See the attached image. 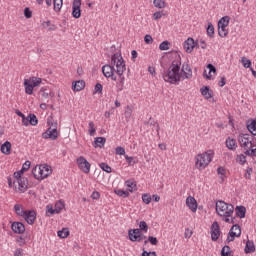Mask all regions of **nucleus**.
I'll use <instances>...</instances> for the list:
<instances>
[{
    "mask_svg": "<svg viewBox=\"0 0 256 256\" xmlns=\"http://www.w3.org/2000/svg\"><path fill=\"white\" fill-rule=\"evenodd\" d=\"M192 235H193V232L189 230V228H186L184 233L185 239H191Z\"/></svg>",
    "mask_w": 256,
    "mask_h": 256,
    "instance_id": "0e129e2a",
    "label": "nucleus"
},
{
    "mask_svg": "<svg viewBox=\"0 0 256 256\" xmlns=\"http://www.w3.org/2000/svg\"><path fill=\"white\" fill-rule=\"evenodd\" d=\"M207 35L208 37H211V38H213V36L215 35V27H213V24L211 23L208 24Z\"/></svg>",
    "mask_w": 256,
    "mask_h": 256,
    "instance_id": "58836bf2",
    "label": "nucleus"
},
{
    "mask_svg": "<svg viewBox=\"0 0 256 256\" xmlns=\"http://www.w3.org/2000/svg\"><path fill=\"white\" fill-rule=\"evenodd\" d=\"M163 15H165V14H163V11L155 12V13L153 14V19H154L155 21H157V20L161 19V17H163Z\"/></svg>",
    "mask_w": 256,
    "mask_h": 256,
    "instance_id": "bf43d9fd",
    "label": "nucleus"
},
{
    "mask_svg": "<svg viewBox=\"0 0 256 256\" xmlns=\"http://www.w3.org/2000/svg\"><path fill=\"white\" fill-rule=\"evenodd\" d=\"M54 209L56 210V213H61L63 209H65V202L63 200H59L55 203Z\"/></svg>",
    "mask_w": 256,
    "mask_h": 256,
    "instance_id": "bb28decb",
    "label": "nucleus"
},
{
    "mask_svg": "<svg viewBox=\"0 0 256 256\" xmlns=\"http://www.w3.org/2000/svg\"><path fill=\"white\" fill-rule=\"evenodd\" d=\"M31 167V161L27 160L23 165L21 171L25 173V171H29V168Z\"/></svg>",
    "mask_w": 256,
    "mask_h": 256,
    "instance_id": "4d7b16f0",
    "label": "nucleus"
},
{
    "mask_svg": "<svg viewBox=\"0 0 256 256\" xmlns=\"http://www.w3.org/2000/svg\"><path fill=\"white\" fill-rule=\"evenodd\" d=\"M0 151L3 153V155H11V142L6 141L4 144H2Z\"/></svg>",
    "mask_w": 256,
    "mask_h": 256,
    "instance_id": "aec40b11",
    "label": "nucleus"
},
{
    "mask_svg": "<svg viewBox=\"0 0 256 256\" xmlns=\"http://www.w3.org/2000/svg\"><path fill=\"white\" fill-rule=\"evenodd\" d=\"M221 256H231V247L224 246L221 250Z\"/></svg>",
    "mask_w": 256,
    "mask_h": 256,
    "instance_id": "c03bdc74",
    "label": "nucleus"
},
{
    "mask_svg": "<svg viewBox=\"0 0 256 256\" xmlns=\"http://www.w3.org/2000/svg\"><path fill=\"white\" fill-rule=\"evenodd\" d=\"M41 171V168L40 166L37 167L35 166L33 169H32V175H34L35 179H37V181H39V172Z\"/></svg>",
    "mask_w": 256,
    "mask_h": 256,
    "instance_id": "603ef678",
    "label": "nucleus"
},
{
    "mask_svg": "<svg viewBox=\"0 0 256 256\" xmlns=\"http://www.w3.org/2000/svg\"><path fill=\"white\" fill-rule=\"evenodd\" d=\"M152 200H153V198L151 197V194H143L142 195V201H143V203H145V205H149V203H151Z\"/></svg>",
    "mask_w": 256,
    "mask_h": 256,
    "instance_id": "a18cd8bd",
    "label": "nucleus"
},
{
    "mask_svg": "<svg viewBox=\"0 0 256 256\" xmlns=\"http://www.w3.org/2000/svg\"><path fill=\"white\" fill-rule=\"evenodd\" d=\"M106 141H107V139H105V137H97V138H95L94 143H95L96 147L102 148V147H105Z\"/></svg>",
    "mask_w": 256,
    "mask_h": 256,
    "instance_id": "cd10ccee",
    "label": "nucleus"
},
{
    "mask_svg": "<svg viewBox=\"0 0 256 256\" xmlns=\"http://www.w3.org/2000/svg\"><path fill=\"white\" fill-rule=\"evenodd\" d=\"M24 87H25V93L27 95H33V89L35 88V86L33 84H31V80L25 79Z\"/></svg>",
    "mask_w": 256,
    "mask_h": 256,
    "instance_id": "6ab92c4d",
    "label": "nucleus"
},
{
    "mask_svg": "<svg viewBox=\"0 0 256 256\" xmlns=\"http://www.w3.org/2000/svg\"><path fill=\"white\" fill-rule=\"evenodd\" d=\"M200 91H201V95H203V97H205L206 99H211V97H213V95H211V93H209L208 86L202 87L200 89Z\"/></svg>",
    "mask_w": 256,
    "mask_h": 256,
    "instance_id": "2f4dec72",
    "label": "nucleus"
},
{
    "mask_svg": "<svg viewBox=\"0 0 256 256\" xmlns=\"http://www.w3.org/2000/svg\"><path fill=\"white\" fill-rule=\"evenodd\" d=\"M49 93H50V91L47 88H41L40 89V95L44 99H47V97H49Z\"/></svg>",
    "mask_w": 256,
    "mask_h": 256,
    "instance_id": "5fc2aeb1",
    "label": "nucleus"
},
{
    "mask_svg": "<svg viewBox=\"0 0 256 256\" xmlns=\"http://www.w3.org/2000/svg\"><path fill=\"white\" fill-rule=\"evenodd\" d=\"M58 237H60V239H67V237H69V228H63L62 230H59Z\"/></svg>",
    "mask_w": 256,
    "mask_h": 256,
    "instance_id": "473e14b6",
    "label": "nucleus"
},
{
    "mask_svg": "<svg viewBox=\"0 0 256 256\" xmlns=\"http://www.w3.org/2000/svg\"><path fill=\"white\" fill-rule=\"evenodd\" d=\"M217 173H218V175H221L220 179H221L222 182H224L225 181V173H226L225 168L218 167L217 168Z\"/></svg>",
    "mask_w": 256,
    "mask_h": 256,
    "instance_id": "49530a36",
    "label": "nucleus"
},
{
    "mask_svg": "<svg viewBox=\"0 0 256 256\" xmlns=\"http://www.w3.org/2000/svg\"><path fill=\"white\" fill-rule=\"evenodd\" d=\"M115 152H116V155H125V148L121 147V146H118L116 149H115Z\"/></svg>",
    "mask_w": 256,
    "mask_h": 256,
    "instance_id": "052dcab7",
    "label": "nucleus"
},
{
    "mask_svg": "<svg viewBox=\"0 0 256 256\" xmlns=\"http://www.w3.org/2000/svg\"><path fill=\"white\" fill-rule=\"evenodd\" d=\"M28 185L29 181L27 180V178H22L13 181L15 191H17L18 193H25V191H27L28 189Z\"/></svg>",
    "mask_w": 256,
    "mask_h": 256,
    "instance_id": "0eeeda50",
    "label": "nucleus"
},
{
    "mask_svg": "<svg viewBox=\"0 0 256 256\" xmlns=\"http://www.w3.org/2000/svg\"><path fill=\"white\" fill-rule=\"evenodd\" d=\"M28 119L29 124L32 126H35L37 123H39V120H37V116L35 114H29Z\"/></svg>",
    "mask_w": 256,
    "mask_h": 256,
    "instance_id": "c9c22d12",
    "label": "nucleus"
},
{
    "mask_svg": "<svg viewBox=\"0 0 256 256\" xmlns=\"http://www.w3.org/2000/svg\"><path fill=\"white\" fill-rule=\"evenodd\" d=\"M128 237L130 241L137 242V243H141L143 239H147V236L143 235V233L139 228L129 230Z\"/></svg>",
    "mask_w": 256,
    "mask_h": 256,
    "instance_id": "39448f33",
    "label": "nucleus"
},
{
    "mask_svg": "<svg viewBox=\"0 0 256 256\" xmlns=\"http://www.w3.org/2000/svg\"><path fill=\"white\" fill-rule=\"evenodd\" d=\"M144 41L147 45H151V43H153V37L149 34H147L145 37H144Z\"/></svg>",
    "mask_w": 256,
    "mask_h": 256,
    "instance_id": "680f3d73",
    "label": "nucleus"
},
{
    "mask_svg": "<svg viewBox=\"0 0 256 256\" xmlns=\"http://www.w3.org/2000/svg\"><path fill=\"white\" fill-rule=\"evenodd\" d=\"M147 243H151V245H157V243H159V240H157V237L149 236L148 240L144 241V245H147Z\"/></svg>",
    "mask_w": 256,
    "mask_h": 256,
    "instance_id": "79ce46f5",
    "label": "nucleus"
},
{
    "mask_svg": "<svg viewBox=\"0 0 256 256\" xmlns=\"http://www.w3.org/2000/svg\"><path fill=\"white\" fill-rule=\"evenodd\" d=\"M43 139H51V141H55L57 137H59V133L57 132V123L51 124V126L42 134Z\"/></svg>",
    "mask_w": 256,
    "mask_h": 256,
    "instance_id": "423d86ee",
    "label": "nucleus"
},
{
    "mask_svg": "<svg viewBox=\"0 0 256 256\" xmlns=\"http://www.w3.org/2000/svg\"><path fill=\"white\" fill-rule=\"evenodd\" d=\"M97 130L95 129V123L93 122H89V130H88V133L91 137H93L95 135V132Z\"/></svg>",
    "mask_w": 256,
    "mask_h": 256,
    "instance_id": "09e8293b",
    "label": "nucleus"
},
{
    "mask_svg": "<svg viewBox=\"0 0 256 256\" xmlns=\"http://www.w3.org/2000/svg\"><path fill=\"white\" fill-rule=\"evenodd\" d=\"M73 91H83L85 89V81L78 80L72 85Z\"/></svg>",
    "mask_w": 256,
    "mask_h": 256,
    "instance_id": "5701e85b",
    "label": "nucleus"
},
{
    "mask_svg": "<svg viewBox=\"0 0 256 256\" xmlns=\"http://www.w3.org/2000/svg\"><path fill=\"white\" fill-rule=\"evenodd\" d=\"M207 69H209V75H205L206 79H211V73H217V68H215L213 64H208Z\"/></svg>",
    "mask_w": 256,
    "mask_h": 256,
    "instance_id": "37998d69",
    "label": "nucleus"
},
{
    "mask_svg": "<svg viewBox=\"0 0 256 256\" xmlns=\"http://www.w3.org/2000/svg\"><path fill=\"white\" fill-rule=\"evenodd\" d=\"M91 197H92V199L97 200V199H99V197H101V194L99 192H97V191H94L92 193Z\"/></svg>",
    "mask_w": 256,
    "mask_h": 256,
    "instance_id": "338daca9",
    "label": "nucleus"
},
{
    "mask_svg": "<svg viewBox=\"0 0 256 256\" xmlns=\"http://www.w3.org/2000/svg\"><path fill=\"white\" fill-rule=\"evenodd\" d=\"M241 63L245 69H251V60L247 59L246 57L241 58Z\"/></svg>",
    "mask_w": 256,
    "mask_h": 256,
    "instance_id": "a19ab883",
    "label": "nucleus"
},
{
    "mask_svg": "<svg viewBox=\"0 0 256 256\" xmlns=\"http://www.w3.org/2000/svg\"><path fill=\"white\" fill-rule=\"evenodd\" d=\"M14 211L16 215H18V217H25V214L27 213V210H24L23 206H21L20 204H16L14 206Z\"/></svg>",
    "mask_w": 256,
    "mask_h": 256,
    "instance_id": "393cba45",
    "label": "nucleus"
},
{
    "mask_svg": "<svg viewBox=\"0 0 256 256\" xmlns=\"http://www.w3.org/2000/svg\"><path fill=\"white\" fill-rule=\"evenodd\" d=\"M139 230L143 231L144 233H147V231H149V226L147 225V222L140 221V223H139Z\"/></svg>",
    "mask_w": 256,
    "mask_h": 256,
    "instance_id": "ea45409f",
    "label": "nucleus"
},
{
    "mask_svg": "<svg viewBox=\"0 0 256 256\" xmlns=\"http://www.w3.org/2000/svg\"><path fill=\"white\" fill-rule=\"evenodd\" d=\"M46 213H50V215H55V214H57V210H55V208H53V205H47Z\"/></svg>",
    "mask_w": 256,
    "mask_h": 256,
    "instance_id": "6e6d98bb",
    "label": "nucleus"
},
{
    "mask_svg": "<svg viewBox=\"0 0 256 256\" xmlns=\"http://www.w3.org/2000/svg\"><path fill=\"white\" fill-rule=\"evenodd\" d=\"M231 18L229 16H224L218 21V27H224L227 28L229 27V21Z\"/></svg>",
    "mask_w": 256,
    "mask_h": 256,
    "instance_id": "a878e982",
    "label": "nucleus"
},
{
    "mask_svg": "<svg viewBox=\"0 0 256 256\" xmlns=\"http://www.w3.org/2000/svg\"><path fill=\"white\" fill-rule=\"evenodd\" d=\"M99 167L100 169H102V171H105L106 173H111V171H113V169H111V166L104 162L100 163Z\"/></svg>",
    "mask_w": 256,
    "mask_h": 256,
    "instance_id": "e433bc0d",
    "label": "nucleus"
},
{
    "mask_svg": "<svg viewBox=\"0 0 256 256\" xmlns=\"http://www.w3.org/2000/svg\"><path fill=\"white\" fill-rule=\"evenodd\" d=\"M246 254L255 253V242L248 240L244 249Z\"/></svg>",
    "mask_w": 256,
    "mask_h": 256,
    "instance_id": "4be33fe9",
    "label": "nucleus"
},
{
    "mask_svg": "<svg viewBox=\"0 0 256 256\" xmlns=\"http://www.w3.org/2000/svg\"><path fill=\"white\" fill-rule=\"evenodd\" d=\"M186 205L193 213L197 211V200H195L193 197L189 196L186 199Z\"/></svg>",
    "mask_w": 256,
    "mask_h": 256,
    "instance_id": "f3484780",
    "label": "nucleus"
},
{
    "mask_svg": "<svg viewBox=\"0 0 256 256\" xmlns=\"http://www.w3.org/2000/svg\"><path fill=\"white\" fill-rule=\"evenodd\" d=\"M244 154L247 155L248 157H256V148L255 149L246 148Z\"/></svg>",
    "mask_w": 256,
    "mask_h": 256,
    "instance_id": "de8ad7c7",
    "label": "nucleus"
},
{
    "mask_svg": "<svg viewBox=\"0 0 256 256\" xmlns=\"http://www.w3.org/2000/svg\"><path fill=\"white\" fill-rule=\"evenodd\" d=\"M183 47L186 53H193V49H195V40L193 38H188L184 42Z\"/></svg>",
    "mask_w": 256,
    "mask_h": 256,
    "instance_id": "dca6fc26",
    "label": "nucleus"
},
{
    "mask_svg": "<svg viewBox=\"0 0 256 256\" xmlns=\"http://www.w3.org/2000/svg\"><path fill=\"white\" fill-rule=\"evenodd\" d=\"M94 90H95V93H103V85H101V83H97L95 85Z\"/></svg>",
    "mask_w": 256,
    "mask_h": 256,
    "instance_id": "e2e57ef3",
    "label": "nucleus"
},
{
    "mask_svg": "<svg viewBox=\"0 0 256 256\" xmlns=\"http://www.w3.org/2000/svg\"><path fill=\"white\" fill-rule=\"evenodd\" d=\"M221 235V228L219 227V223L213 222L211 225V239L212 241H217Z\"/></svg>",
    "mask_w": 256,
    "mask_h": 256,
    "instance_id": "4468645a",
    "label": "nucleus"
},
{
    "mask_svg": "<svg viewBox=\"0 0 256 256\" xmlns=\"http://www.w3.org/2000/svg\"><path fill=\"white\" fill-rule=\"evenodd\" d=\"M40 168L42 169L44 179H47V177L53 173V170H51V166L49 165H40Z\"/></svg>",
    "mask_w": 256,
    "mask_h": 256,
    "instance_id": "b1692460",
    "label": "nucleus"
},
{
    "mask_svg": "<svg viewBox=\"0 0 256 256\" xmlns=\"http://www.w3.org/2000/svg\"><path fill=\"white\" fill-rule=\"evenodd\" d=\"M76 163L80 171H82L83 173L87 174L91 171V163H89V161H87L85 157L83 156L78 157L76 160Z\"/></svg>",
    "mask_w": 256,
    "mask_h": 256,
    "instance_id": "6e6552de",
    "label": "nucleus"
},
{
    "mask_svg": "<svg viewBox=\"0 0 256 256\" xmlns=\"http://www.w3.org/2000/svg\"><path fill=\"white\" fill-rule=\"evenodd\" d=\"M24 17H26V19H31V17H33V12L29 8H25Z\"/></svg>",
    "mask_w": 256,
    "mask_h": 256,
    "instance_id": "13d9d810",
    "label": "nucleus"
},
{
    "mask_svg": "<svg viewBox=\"0 0 256 256\" xmlns=\"http://www.w3.org/2000/svg\"><path fill=\"white\" fill-rule=\"evenodd\" d=\"M126 70L125 60H123V56H121L120 53L112 55L110 64H106L102 67L104 77L110 78L112 81H117V75H115V73H117L120 77V83L122 84L125 82L123 73H125Z\"/></svg>",
    "mask_w": 256,
    "mask_h": 256,
    "instance_id": "f257e3e1",
    "label": "nucleus"
},
{
    "mask_svg": "<svg viewBox=\"0 0 256 256\" xmlns=\"http://www.w3.org/2000/svg\"><path fill=\"white\" fill-rule=\"evenodd\" d=\"M72 17L79 19L81 17V0H74L72 4Z\"/></svg>",
    "mask_w": 256,
    "mask_h": 256,
    "instance_id": "f8f14e48",
    "label": "nucleus"
},
{
    "mask_svg": "<svg viewBox=\"0 0 256 256\" xmlns=\"http://www.w3.org/2000/svg\"><path fill=\"white\" fill-rule=\"evenodd\" d=\"M235 237H241V226L239 224H234L228 234L227 243H231V241H235Z\"/></svg>",
    "mask_w": 256,
    "mask_h": 256,
    "instance_id": "1a4fd4ad",
    "label": "nucleus"
},
{
    "mask_svg": "<svg viewBox=\"0 0 256 256\" xmlns=\"http://www.w3.org/2000/svg\"><path fill=\"white\" fill-rule=\"evenodd\" d=\"M237 163L240 165H245V163H247V157L243 154L239 155L237 158Z\"/></svg>",
    "mask_w": 256,
    "mask_h": 256,
    "instance_id": "864d4df0",
    "label": "nucleus"
},
{
    "mask_svg": "<svg viewBox=\"0 0 256 256\" xmlns=\"http://www.w3.org/2000/svg\"><path fill=\"white\" fill-rule=\"evenodd\" d=\"M28 81H30V84L34 87H39V85H41V78L31 77Z\"/></svg>",
    "mask_w": 256,
    "mask_h": 256,
    "instance_id": "f704fd0d",
    "label": "nucleus"
},
{
    "mask_svg": "<svg viewBox=\"0 0 256 256\" xmlns=\"http://www.w3.org/2000/svg\"><path fill=\"white\" fill-rule=\"evenodd\" d=\"M23 219L28 223V225H34L37 220V212H35V210H26V214H24Z\"/></svg>",
    "mask_w": 256,
    "mask_h": 256,
    "instance_id": "9b49d317",
    "label": "nucleus"
},
{
    "mask_svg": "<svg viewBox=\"0 0 256 256\" xmlns=\"http://www.w3.org/2000/svg\"><path fill=\"white\" fill-rule=\"evenodd\" d=\"M159 49H160V51H169V41H163L159 45Z\"/></svg>",
    "mask_w": 256,
    "mask_h": 256,
    "instance_id": "8fccbe9b",
    "label": "nucleus"
},
{
    "mask_svg": "<svg viewBox=\"0 0 256 256\" xmlns=\"http://www.w3.org/2000/svg\"><path fill=\"white\" fill-rule=\"evenodd\" d=\"M181 79H191L193 77V70H191V66L189 64L184 63L181 68Z\"/></svg>",
    "mask_w": 256,
    "mask_h": 256,
    "instance_id": "ddd939ff",
    "label": "nucleus"
},
{
    "mask_svg": "<svg viewBox=\"0 0 256 256\" xmlns=\"http://www.w3.org/2000/svg\"><path fill=\"white\" fill-rule=\"evenodd\" d=\"M213 157H215V152L213 150H208L206 152L200 153L195 156V167L199 171H203L209 167V163L213 161Z\"/></svg>",
    "mask_w": 256,
    "mask_h": 256,
    "instance_id": "20e7f679",
    "label": "nucleus"
},
{
    "mask_svg": "<svg viewBox=\"0 0 256 256\" xmlns=\"http://www.w3.org/2000/svg\"><path fill=\"white\" fill-rule=\"evenodd\" d=\"M238 142L240 146L244 147L245 151L246 149H251V147H253V143H251V138L249 137V134H240L238 136Z\"/></svg>",
    "mask_w": 256,
    "mask_h": 256,
    "instance_id": "9d476101",
    "label": "nucleus"
},
{
    "mask_svg": "<svg viewBox=\"0 0 256 256\" xmlns=\"http://www.w3.org/2000/svg\"><path fill=\"white\" fill-rule=\"evenodd\" d=\"M11 229L18 235H23V233H25V225L21 222H13L11 225Z\"/></svg>",
    "mask_w": 256,
    "mask_h": 256,
    "instance_id": "2eb2a0df",
    "label": "nucleus"
},
{
    "mask_svg": "<svg viewBox=\"0 0 256 256\" xmlns=\"http://www.w3.org/2000/svg\"><path fill=\"white\" fill-rule=\"evenodd\" d=\"M126 187H128L129 191L133 193V191L137 190V184L135 182L128 180L125 182Z\"/></svg>",
    "mask_w": 256,
    "mask_h": 256,
    "instance_id": "72a5a7b5",
    "label": "nucleus"
},
{
    "mask_svg": "<svg viewBox=\"0 0 256 256\" xmlns=\"http://www.w3.org/2000/svg\"><path fill=\"white\" fill-rule=\"evenodd\" d=\"M153 5L157 7V9H165L167 7V3L163 0H154Z\"/></svg>",
    "mask_w": 256,
    "mask_h": 256,
    "instance_id": "c756f323",
    "label": "nucleus"
},
{
    "mask_svg": "<svg viewBox=\"0 0 256 256\" xmlns=\"http://www.w3.org/2000/svg\"><path fill=\"white\" fill-rule=\"evenodd\" d=\"M115 193L118 195V197H129V192L125 190H115Z\"/></svg>",
    "mask_w": 256,
    "mask_h": 256,
    "instance_id": "3c124183",
    "label": "nucleus"
},
{
    "mask_svg": "<svg viewBox=\"0 0 256 256\" xmlns=\"http://www.w3.org/2000/svg\"><path fill=\"white\" fill-rule=\"evenodd\" d=\"M218 35L219 37H227V35H229V31L225 27H218Z\"/></svg>",
    "mask_w": 256,
    "mask_h": 256,
    "instance_id": "4c0bfd02",
    "label": "nucleus"
},
{
    "mask_svg": "<svg viewBox=\"0 0 256 256\" xmlns=\"http://www.w3.org/2000/svg\"><path fill=\"white\" fill-rule=\"evenodd\" d=\"M14 256H23V249L21 248L16 249Z\"/></svg>",
    "mask_w": 256,
    "mask_h": 256,
    "instance_id": "774afa93",
    "label": "nucleus"
},
{
    "mask_svg": "<svg viewBox=\"0 0 256 256\" xmlns=\"http://www.w3.org/2000/svg\"><path fill=\"white\" fill-rule=\"evenodd\" d=\"M181 77H183V74H181V58H178L172 61L168 70L164 72L163 79L166 83L174 85V83L181 81Z\"/></svg>",
    "mask_w": 256,
    "mask_h": 256,
    "instance_id": "f03ea898",
    "label": "nucleus"
},
{
    "mask_svg": "<svg viewBox=\"0 0 256 256\" xmlns=\"http://www.w3.org/2000/svg\"><path fill=\"white\" fill-rule=\"evenodd\" d=\"M226 147L227 149H229L230 151H235L237 149V140L231 138V137H228L226 139Z\"/></svg>",
    "mask_w": 256,
    "mask_h": 256,
    "instance_id": "a211bd4d",
    "label": "nucleus"
},
{
    "mask_svg": "<svg viewBox=\"0 0 256 256\" xmlns=\"http://www.w3.org/2000/svg\"><path fill=\"white\" fill-rule=\"evenodd\" d=\"M53 5H54V11L56 13H59L63 7V0H53Z\"/></svg>",
    "mask_w": 256,
    "mask_h": 256,
    "instance_id": "c85d7f7f",
    "label": "nucleus"
},
{
    "mask_svg": "<svg viewBox=\"0 0 256 256\" xmlns=\"http://www.w3.org/2000/svg\"><path fill=\"white\" fill-rule=\"evenodd\" d=\"M247 129L252 135H256V120H252L250 124H247Z\"/></svg>",
    "mask_w": 256,
    "mask_h": 256,
    "instance_id": "7c9ffc66",
    "label": "nucleus"
},
{
    "mask_svg": "<svg viewBox=\"0 0 256 256\" xmlns=\"http://www.w3.org/2000/svg\"><path fill=\"white\" fill-rule=\"evenodd\" d=\"M216 213L222 218V221L225 223H231V219L229 217H232L233 213H235V206L226 203L223 200H218L216 202Z\"/></svg>",
    "mask_w": 256,
    "mask_h": 256,
    "instance_id": "7ed1b4c3",
    "label": "nucleus"
},
{
    "mask_svg": "<svg viewBox=\"0 0 256 256\" xmlns=\"http://www.w3.org/2000/svg\"><path fill=\"white\" fill-rule=\"evenodd\" d=\"M236 216L240 219H245V214L247 213V208L245 206H237L235 209Z\"/></svg>",
    "mask_w": 256,
    "mask_h": 256,
    "instance_id": "412c9836",
    "label": "nucleus"
},
{
    "mask_svg": "<svg viewBox=\"0 0 256 256\" xmlns=\"http://www.w3.org/2000/svg\"><path fill=\"white\" fill-rule=\"evenodd\" d=\"M23 171H18L14 173V177H15V181H19V179H23L24 177H21V175H23Z\"/></svg>",
    "mask_w": 256,
    "mask_h": 256,
    "instance_id": "69168bd1",
    "label": "nucleus"
}]
</instances>
